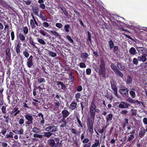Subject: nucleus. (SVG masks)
<instances>
[{"label":"nucleus","instance_id":"51","mask_svg":"<svg viewBox=\"0 0 147 147\" xmlns=\"http://www.w3.org/2000/svg\"><path fill=\"white\" fill-rule=\"evenodd\" d=\"M7 132L6 129L5 128H3L1 130V133L4 135H5Z\"/></svg>","mask_w":147,"mask_h":147},{"label":"nucleus","instance_id":"25","mask_svg":"<svg viewBox=\"0 0 147 147\" xmlns=\"http://www.w3.org/2000/svg\"><path fill=\"white\" fill-rule=\"evenodd\" d=\"M136 52V49L133 47L131 48L129 50V53L132 55H134Z\"/></svg>","mask_w":147,"mask_h":147},{"label":"nucleus","instance_id":"19","mask_svg":"<svg viewBox=\"0 0 147 147\" xmlns=\"http://www.w3.org/2000/svg\"><path fill=\"white\" fill-rule=\"evenodd\" d=\"M111 82V86L112 89L114 92L115 94H116L117 92V88L115 86V85L114 83H112Z\"/></svg>","mask_w":147,"mask_h":147},{"label":"nucleus","instance_id":"31","mask_svg":"<svg viewBox=\"0 0 147 147\" xmlns=\"http://www.w3.org/2000/svg\"><path fill=\"white\" fill-rule=\"evenodd\" d=\"M32 131L34 132L35 133H38L40 131L39 129L36 127H34L32 129Z\"/></svg>","mask_w":147,"mask_h":147},{"label":"nucleus","instance_id":"13","mask_svg":"<svg viewBox=\"0 0 147 147\" xmlns=\"http://www.w3.org/2000/svg\"><path fill=\"white\" fill-rule=\"evenodd\" d=\"M60 123H61L63 122V123H62L60 127H66V124H67V122L66 120H63L61 119L59 122Z\"/></svg>","mask_w":147,"mask_h":147},{"label":"nucleus","instance_id":"34","mask_svg":"<svg viewBox=\"0 0 147 147\" xmlns=\"http://www.w3.org/2000/svg\"><path fill=\"white\" fill-rule=\"evenodd\" d=\"M9 133V134H7L6 135V138H12L13 137V133L11 132H10Z\"/></svg>","mask_w":147,"mask_h":147},{"label":"nucleus","instance_id":"59","mask_svg":"<svg viewBox=\"0 0 147 147\" xmlns=\"http://www.w3.org/2000/svg\"><path fill=\"white\" fill-rule=\"evenodd\" d=\"M39 7L42 9H44L45 8V5L44 3L40 4L39 5Z\"/></svg>","mask_w":147,"mask_h":147},{"label":"nucleus","instance_id":"63","mask_svg":"<svg viewBox=\"0 0 147 147\" xmlns=\"http://www.w3.org/2000/svg\"><path fill=\"white\" fill-rule=\"evenodd\" d=\"M91 146V144L90 143H88L84 144L83 147H90Z\"/></svg>","mask_w":147,"mask_h":147},{"label":"nucleus","instance_id":"15","mask_svg":"<svg viewBox=\"0 0 147 147\" xmlns=\"http://www.w3.org/2000/svg\"><path fill=\"white\" fill-rule=\"evenodd\" d=\"M77 105V103L75 102H72L70 105L69 107V108L71 110H73L76 109Z\"/></svg>","mask_w":147,"mask_h":147},{"label":"nucleus","instance_id":"56","mask_svg":"<svg viewBox=\"0 0 147 147\" xmlns=\"http://www.w3.org/2000/svg\"><path fill=\"white\" fill-rule=\"evenodd\" d=\"M89 141V140L88 138H84L82 141V142L83 144L88 143Z\"/></svg>","mask_w":147,"mask_h":147},{"label":"nucleus","instance_id":"61","mask_svg":"<svg viewBox=\"0 0 147 147\" xmlns=\"http://www.w3.org/2000/svg\"><path fill=\"white\" fill-rule=\"evenodd\" d=\"M54 127L53 128V129H52V130L50 131V132H55L57 131V129L56 128V127L54 126Z\"/></svg>","mask_w":147,"mask_h":147},{"label":"nucleus","instance_id":"28","mask_svg":"<svg viewBox=\"0 0 147 147\" xmlns=\"http://www.w3.org/2000/svg\"><path fill=\"white\" fill-rule=\"evenodd\" d=\"M117 65L118 68L121 70H123L124 69V67L121 63H117Z\"/></svg>","mask_w":147,"mask_h":147},{"label":"nucleus","instance_id":"21","mask_svg":"<svg viewBox=\"0 0 147 147\" xmlns=\"http://www.w3.org/2000/svg\"><path fill=\"white\" fill-rule=\"evenodd\" d=\"M17 37H24L22 31V30H18L17 32Z\"/></svg>","mask_w":147,"mask_h":147},{"label":"nucleus","instance_id":"20","mask_svg":"<svg viewBox=\"0 0 147 147\" xmlns=\"http://www.w3.org/2000/svg\"><path fill=\"white\" fill-rule=\"evenodd\" d=\"M115 74H117L118 76H119L121 78H122L123 76V74L121 72L119 69H117L115 72Z\"/></svg>","mask_w":147,"mask_h":147},{"label":"nucleus","instance_id":"47","mask_svg":"<svg viewBox=\"0 0 147 147\" xmlns=\"http://www.w3.org/2000/svg\"><path fill=\"white\" fill-rule=\"evenodd\" d=\"M24 129L22 128L20 131H18L17 134H24Z\"/></svg>","mask_w":147,"mask_h":147},{"label":"nucleus","instance_id":"30","mask_svg":"<svg viewBox=\"0 0 147 147\" xmlns=\"http://www.w3.org/2000/svg\"><path fill=\"white\" fill-rule=\"evenodd\" d=\"M131 116H136L137 114V111L133 109H131Z\"/></svg>","mask_w":147,"mask_h":147},{"label":"nucleus","instance_id":"3","mask_svg":"<svg viewBox=\"0 0 147 147\" xmlns=\"http://www.w3.org/2000/svg\"><path fill=\"white\" fill-rule=\"evenodd\" d=\"M31 16H32V18L33 20L31 19L30 21V23L32 29H34L35 28L36 25L37 26H38V23L36 20V19L34 17L33 14V13H31Z\"/></svg>","mask_w":147,"mask_h":147},{"label":"nucleus","instance_id":"29","mask_svg":"<svg viewBox=\"0 0 147 147\" xmlns=\"http://www.w3.org/2000/svg\"><path fill=\"white\" fill-rule=\"evenodd\" d=\"M132 83V79L130 76H128L126 83L127 84H130Z\"/></svg>","mask_w":147,"mask_h":147},{"label":"nucleus","instance_id":"17","mask_svg":"<svg viewBox=\"0 0 147 147\" xmlns=\"http://www.w3.org/2000/svg\"><path fill=\"white\" fill-rule=\"evenodd\" d=\"M43 136L44 137H46L49 138L52 135V133L50 132H43Z\"/></svg>","mask_w":147,"mask_h":147},{"label":"nucleus","instance_id":"58","mask_svg":"<svg viewBox=\"0 0 147 147\" xmlns=\"http://www.w3.org/2000/svg\"><path fill=\"white\" fill-rule=\"evenodd\" d=\"M24 122V120L22 118L20 119L19 120V124L20 125H22L23 124Z\"/></svg>","mask_w":147,"mask_h":147},{"label":"nucleus","instance_id":"16","mask_svg":"<svg viewBox=\"0 0 147 147\" xmlns=\"http://www.w3.org/2000/svg\"><path fill=\"white\" fill-rule=\"evenodd\" d=\"M113 115L111 113H110L106 117L107 122H108L112 119Z\"/></svg>","mask_w":147,"mask_h":147},{"label":"nucleus","instance_id":"50","mask_svg":"<svg viewBox=\"0 0 147 147\" xmlns=\"http://www.w3.org/2000/svg\"><path fill=\"white\" fill-rule=\"evenodd\" d=\"M42 82H45V81L44 78H41L39 79L38 80V83L40 84Z\"/></svg>","mask_w":147,"mask_h":147},{"label":"nucleus","instance_id":"11","mask_svg":"<svg viewBox=\"0 0 147 147\" xmlns=\"http://www.w3.org/2000/svg\"><path fill=\"white\" fill-rule=\"evenodd\" d=\"M136 49L139 52L141 53H145L146 51V50L143 47H137Z\"/></svg>","mask_w":147,"mask_h":147},{"label":"nucleus","instance_id":"44","mask_svg":"<svg viewBox=\"0 0 147 147\" xmlns=\"http://www.w3.org/2000/svg\"><path fill=\"white\" fill-rule=\"evenodd\" d=\"M37 39L38 42L40 44L44 45L45 44V42L42 39L39 38H38Z\"/></svg>","mask_w":147,"mask_h":147},{"label":"nucleus","instance_id":"14","mask_svg":"<svg viewBox=\"0 0 147 147\" xmlns=\"http://www.w3.org/2000/svg\"><path fill=\"white\" fill-rule=\"evenodd\" d=\"M140 129V131L139 133L138 136L140 138H142L143 136L145 134V131L143 128H141Z\"/></svg>","mask_w":147,"mask_h":147},{"label":"nucleus","instance_id":"57","mask_svg":"<svg viewBox=\"0 0 147 147\" xmlns=\"http://www.w3.org/2000/svg\"><path fill=\"white\" fill-rule=\"evenodd\" d=\"M86 71L87 74L89 75L91 74V70L90 68H88L86 69Z\"/></svg>","mask_w":147,"mask_h":147},{"label":"nucleus","instance_id":"37","mask_svg":"<svg viewBox=\"0 0 147 147\" xmlns=\"http://www.w3.org/2000/svg\"><path fill=\"white\" fill-rule=\"evenodd\" d=\"M77 121L78 122L80 126L82 128L83 127V125L84 124L82 123V122L80 120L79 118L78 117H77Z\"/></svg>","mask_w":147,"mask_h":147},{"label":"nucleus","instance_id":"49","mask_svg":"<svg viewBox=\"0 0 147 147\" xmlns=\"http://www.w3.org/2000/svg\"><path fill=\"white\" fill-rule=\"evenodd\" d=\"M128 141H132L133 139V138L134 137V136L133 134H131L130 135V137H128Z\"/></svg>","mask_w":147,"mask_h":147},{"label":"nucleus","instance_id":"64","mask_svg":"<svg viewBox=\"0 0 147 147\" xmlns=\"http://www.w3.org/2000/svg\"><path fill=\"white\" fill-rule=\"evenodd\" d=\"M143 122L145 124H147V118H144L143 119Z\"/></svg>","mask_w":147,"mask_h":147},{"label":"nucleus","instance_id":"10","mask_svg":"<svg viewBox=\"0 0 147 147\" xmlns=\"http://www.w3.org/2000/svg\"><path fill=\"white\" fill-rule=\"evenodd\" d=\"M40 18L42 21H47V18L45 13L41 11L40 12Z\"/></svg>","mask_w":147,"mask_h":147},{"label":"nucleus","instance_id":"32","mask_svg":"<svg viewBox=\"0 0 147 147\" xmlns=\"http://www.w3.org/2000/svg\"><path fill=\"white\" fill-rule=\"evenodd\" d=\"M71 132L72 133L75 135L77 134H79L80 132V131H79L78 132L77 129H75L74 128L71 129Z\"/></svg>","mask_w":147,"mask_h":147},{"label":"nucleus","instance_id":"55","mask_svg":"<svg viewBox=\"0 0 147 147\" xmlns=\"http://www.w3.org/2000/svg\"><path fill=\"white\" fill-rule=\"evenodd\" d=\"M80 66L81 68H85L86 67L85 63H80Z\"/></svg>","mask_w":147,"mask_h":147},{"label":"nucleus","instance_id":"40","mask_svg":"<svg viewBox=\"0 0 147 147\" xmlns=\"http://www.w3.org/2000/svg\"><path fill=\"white\" fill-rule=\"evenodd\" d=\"M42 26H43L45 28H48L49 26V24L46 22H44L42 24Z\"/></svg>","mask_w":147,"mask_h":147},{"label":"nucleus","instance_id":"60","mask_svg":"<svg viewBox=\"0 0 147 147\" xmlns=\"http://www.w3.org/2000/svg\"><path fill=\"white\" fill-rule=\"evenodd\" d=\"M1 110L2 111V112L3 113H5V107H4V106H3L1 108Z\"/></svg>","mask_w":147,"mask_h":147},{"label":"nucleus","instance_id":"5","mask_svg":"<svg viewBox=\"0 0 147 147\" xmlns=\"http://www.w3.org/2000/svg\"><path fill=\"white\" fill-rule=\"evenodd\" d=\"M119 92L124 97H127L129 95L128 89L127 88H121L119 90Z\"/></svg>","mask_w":147,"mask_h":147},{"label":"nucleus","instance_id":"38","mask_svg":"<svg viewBox=\"0 0 147 147\" xmlns=\"http://www.w3.org/2000/svg\"><path fill=\"white\" fill-rule=\"evenodd\" d=\"M49 54L52 57H55L57 56V54L54 53L52 51H49Z\"/></svg>","mask_w":147,"mask_h":147},{"label":"nucleus","instance_id":"8","mask_svg":"<svg viewBox=\"0 0 147 147\" xmlns=\"http://www.w3.org/2000/svg\"><path fill=\"white\" fill-rule=\"evenodd\" d=\"M47 144L50 147H53L55 146L56 143L54 139L51 138L48 140Z\"/></svg>","mask_w":147,"mask_h":147},{"label":"nucleus","instance_id":"35","mask_svg":"<svg viewBox=\"0 0 147 147\" xmlns=\"http://www.w3.org/2000/svg\"><path fill=\"white\" fill-rule=\"evenodd\" d=\"M111 68L114 71V72L118 69L117 68L116 66L113 64L112 63L111 65Z\"/></svg>","mask_w":147,"mask_h":147},{"label":"nucleus","instance_id":"9","mask_svg":"<svg viewBox=\"0 0 147 147\" xmlns=\"http://www.w3.org/2000/svg\"><path fill=\"white\" fill-rule=\"evenodd\" d=\"M32 59L33 57L32 55H31L27 60V64L29 68L31 67L33 65L32 62Z\"/></svg>","mask_w":147,"mask_h":147},{"label":"nucleus","instance_id":"36","mask_svg":"<svg viewBox=\"0 0 147 147\" xmlns=\"http://www.w3.org/2000/svg\"><path fill=\"white\" fill-rule=\"evenodd\" d=\"M23 31L24 34H27L28 32V29L26 26H25L23 27Z\"/></svg>","mask_w":147,"mask_h":147},{"label":"nucleus","instance_id":"18","mask_svg":"<svg viewBox=\"0 0 147 147\" xmlns=\"http://www.w3.org/2000/svg\"><path fill=\"white\" fill-rule=\"evenodd\" d=\"M131 89V90L129 92V94L131 97L133 98H134L136 97L135 92L134 91L135 89L134 88H132Z\"/></svg>","mask_w":147,"mask_h":147},{"label":"nucleus","instance_id":"62","mask_svg":"<svg viewBox=\"0 0 147 147\" xmlns=\"http://www.w3.org/2000/svg\"><path fill=\"white\" fill-rule=\"evenodd\" d=\"M82 87L81 86H79L78 87L77 90L78 92L81 91L82 90Z\"/></svg>","mask_w":147,"mask_h":147},{"label":"nucleus","instance_id":"45","mask_svg":"<svg viewBox=\"0 0 147 147\" xmlns=\"http://www.w3.org/2000/svg\"><path fill=\"white\" fill-rule=\"evenodd\" d=\"M142 61L143 62H144L146 61L147 58L146 57V55L145 54H143V55H142Z\"/></svg>","mask_w":147,"mask_h":147},{"label":"nucleus","instance_id":"39","mask_svg":"<svg viewBox=\"0 0 147 147\" xmlns=\"http://www.w3.org/2000/svg\"><path fill=\"white\" fill-rule=\"evenodd\" d=\"M89 132L91 134H92L93 131V126L87 127Z\"/></svg>","mask_w":147,"mask_h":147},{"label":"nucleus","instance_id":"23","mask_svg":"<svg viewBox=\"0 0 147 147\" xmlns=\"http://www.w3.org/2000/svg\"><path fill=\"white\" fill-rule=\"evenodd\" d=\"M61 10L63 12L65 16H68V13L66 9V8L64 7H61Z\"/></svg>","mask_w":147,"mask_h":147},{"label":"nucleus","instance_id":"1","mask_svg":"<svg viewBox=\"0 0 147 147\" xmlns=\"http://www.w3.org/2000/svg\"><path fill=\"white\" fill-rule=\"evenodd\" d=\"M100 69L98 73L100 75H102L103 77L105 78L106 77V69L105 62L103 59H102L100 60Z\"/></svg>","mask_w":147,"mask_h":147},{"label":"nucleus","instance_id":"22","mask_svg":"<svg viewBox=\"0 0 147 147\" xmlns=\"http://www.w3.org/2000/svg\"><path fill=\"white\" fill-rule=\"evenodd\" d=\"M33 12L34 14L37 16H38L39 9L38 7H35L32 8Z\"/></svg>","mask_w":147,"mask_h":147},{"label":"nucleus","instance_id":"6","mask_svg":"<svg viewBox=\"0 0 147 147\" xmlns=\"http://www.w3.org/2000/svg\"><path fill=\"white\" fill-rule=\"evenodd\" d=\"M130 106V105L127 102L124 101H122L119 105L118 107L120 108L124 109L127 108Z\"/></svg>","mask_w":147,"mask_h":147},{"label":"nucleus","instance_id":"41","mask_svg":"<svg viewBox=\"0 0 147 147\" xmlns=\"http://www.w3.org/2000/svg\"><path fill=\"white\" fill-rule=\"evenodd\" d=\"M54 127V126L53 125L49 126L46 128L45 129V130L48 131H50V130L52 129Z\"/></svg>","mask_w":147,"mask_h":147},{"label":"nucleus","instance_id":"52","mask_svg":"<svg viewBox=\"0 0 147 147\" xmlns=\"http://www.w3.org/2000/svg\"><path fill=\"white\" fill-rule=\"evenodd\" d=\"M23 53L24 56L26 58H28L29 57V54L26 51H24Z\"/></svg>","mask_w":147,"mask_h":147},{"label":"nucleus","instance_id":"46","mask_svg":"<svg viewBox=\"0 0 147 147\" xmlns=\"http://www.w3.org/2000/svg\"><path fill=\"white\" fill-rule=\"evenodd\" d=\"M55 26L58 28H62L63 26V25L60 23H57L56 24Z\"/></svg>","mask_w":147,"mask_h":147},{"label":"nucleus","instance_id":"43","mask_svg":"<svg viewBox=\"0 0 147 147\" xmlns=\"http://www.w3.org/2000/svg\"><path fill=\"white\" fill-rule=\"evenodd\" d=\"M33 136L34 137H37L40 138H41L43 136V135H39L37 134H34Z\"/></svg>","mask_w":147,"mask_h":147},{"label":"nucleus","instance_id":"27","mask_svg":"<svg viewBox=\"0 0 147 147\" xmlns=\"http://www.w3.org/2000/svg\"><path fill=\"white\" fill-rule=\"evenodd\" d=\"M88 56V54L86 53H82L81 54V57L82 59L87 58Z\"/></svg>","mask_w":147,"mask_h":147},{"label":"nucleus","instance_id":"2","mask_svg":"<svg viewBox=\"0 0 147 147\" xmlns=\"http://www.w3.org/2000/svg\"><path fill=\"white\" fill-rule=\"evenodd\" d=\"M96 106L93 102L91 103L90 107L89 108L90 116L91 118L93 120L94 119V117L95 115Z\"/></svg>","mask_w":147,"mask_h":147},{"label":"nucleus","instance_id":"33","mask_svg":"<svg viewBox=\"0 0 147 147\" xmlns=\"http://www.w3.org/2000/svg\"><path fill=\"white\" fill-rule=\"evenodd\" d=\"M129 103L131 104L134 103V100H133L131 98H128L126 100Z\"/></svg>","mask_w":147,"mask_h":147},{"label":"nucleus","instance_id":"26","mask_svg":"<svg viewBox=\"0 0 147 147\" xmlns=\"http://www.w3.org/2000/svg\"><path fill=\"white\" fill-rule=\"evenodd\" d=\"M70 26L68 24H66L65 25L64 27V30L66 32H69V31Z\"/></svg>","mask_w":147,"mask_h":147},{"label":"nucleus","instance_id":"12","mask_svg":"<svg viewBox=\"0 0 147 147\" xmlns=\"http://www.w3.org/2000/svg\"><path fill=\"white\" fill-rule=\"evenodd\" d=\"M6 57L8 60L11 59V54L9 49H6Z\"/></svg>","mask_w":147,"mask_h":147},{"label":"nucleus","instance_id":"42","mask_svg":"<svg viewBox=\"0 0 147 147\" xmlns=\"http://www.w3.org/2000/svg\"><path fill=\"white\" fill-rule=\"evenodd\" d=\"M20 46L19 45V44H18L16 47V52L17 53H20Z\"/></svg>","mask_w":147,"mask_h":147},{"label":"nucleus","instance_id":"7","mask_svg":"<svg viewBox=\"0 0 147 147\" xmlns=\"http://www.w3.org/2000/svg\"><path fill=\"white\" fill-rule=\"evenodd\" d=\"M63 117L61 119L66 120L65 118L69 115L70 113L66 110H64L62 111Z\"/></svg>","mask_w":147,"mask_h":147},{"label":"nucleus","instance_id":"54","mask_svg":"<svg viewBox=\"0 0 147 147\" xmlns=\"http://www.w3.org/2000/svg\"><path fill=\"white\" fill-rule=\"evenodd\" d=\"M93 123V122L92 121V119H91L88 118L87 119V124H91Z\"/></svg>","mask_w":147,"mask_h":147},{"label":"nucleus","instance_id":"53","mask_svg":"<svg viewBox=\"0 0 147 147\" xmlns=\"http://www.w3.org/2000/svg\"><path fill=\"white\" fill-rule=\"evenodd\" d=\"M133 63L134 64L137 65L138 63V59L136 58H134L133 60Z\"/></svg>","mask_w":147,"mask_h":147},{"label":"nucleus","instance_id":"4","mask_svg":"<svg viewBox=\"0 0 147 147\" xmlns=\"http://www.w3.org/2000/svg\"><path fill=\"white\" fill-rule=\"evenodd\" d=\"M24 116L26 119L28 120L26 123V124L29 125L33 123V118L32 115L28 113L25 115Z\"/></svg>","mask_w":147,"mask_h":147},{"label":"nucleus","instance_id":"48","mask_svg":"<svg viewBox=\"0 0 147 147\" xmlns=\"http://www.w3.org/2000/svg\"><path fill=\"white\" fill-rule=\"evenodd\" d=\"M109 44L111 49L113 48V47L114 43L112 40H111L109 41Z\"/></svg>","mask_w":147,"mask_h":147},{"label":"nucleus","instance_id":"24","mask_svg":"<svg viewBox=\"0 0 147 147\" xmlns=\"http://www.w3.org/2000/svg\"><path fill=\"white\" fill-rule=\"evenodd\" d=\"M95 141L94 144L92 145L91 147H96L100 144L99 140L96 139Z\"/></svg>","mask_w":147,"mask_h":147}]
</instances>
